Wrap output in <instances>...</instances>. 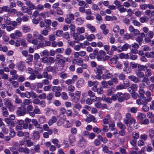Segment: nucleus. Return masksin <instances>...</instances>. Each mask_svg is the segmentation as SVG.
<instances>
[{
  "label": "nucleus",
  "instance_id": "obj_1",
  "mask_svg": "<svg viewBox=\"0 0 154 154\" xmlns=\"http://www.w3.org/2000/svg\"><path fill=\"white\" fill-rule=\"evenodd\" d=\"M124 122L127 127H130L132 124H134V127L137 125L135 120L131 117L130 113H127L125 114Z\"/></svg>",
  "mask_w": 154,
  "mask_h": 154
},
{
  "label": "nucleus",
  "instance_id": "obj_2",
  "mask_svg": "<svg viewBox=\"0 0 154 154\" xmlns=\"http://www.w3.org/2000/svg\"><path fill=\"white\" fill-rule=\"evenodd\" d=\"M128 29L130 32L132 33L131 35L134 36V37L135 36L140 35V31L138 29H135L131 25H130L129 26Z\"/></svg>",
  "mask_w": 154,
  "mask_h": 154
},
{
  "label": "nucleus",
  "instance_id": "obj_3",
  "mask_svg": "<svg viewBox=\"0 0 154 154\" xmlns=\"http://www.w3.org/2000/svg\"><path fill=\"white\" fill-rule=\"evenodd\" d=\"M24 107H20L18 108L17 111V114L19 116H23L25 115L26 112Z\"/></svg>",
  "mask_w": 154,
  "mask_h": 154
},
{
  "label": "nucleus",
  "instance_id": "obj_4",
  "mask_svg": "<svg viewBox=\"0 0 154 154\" xmlns=\"http://www.w3.org/2000/svg\"><path fill=\"white\" fill-rule=\"evenodd\" d=\"M105 68L102 65L98 66L94 70V72L96 74H101L102 73L103 70H104Z\"/></svg>",
  "mask_w": 154,
  "mask_h": 154
},
{
  "label": "nucleus",
  "instance_id": "obj_5",
  "mask_svg": "<svg viewBox=\"0 0 154 154\" xmlns=\"http://www.w3.org/2000/svg\"><path fill=\"white\" fill-rule=\"evenodd\" d=\"M86 144V140L82 136L78 143V146L82 148H85Z\"/></svg>",
  "mask_w": 154,
  "mask_h": 154
},
{
  "label": "nucleus",
  "instance_id": "obj_6",
  "mask_svg": "<svg viewBox=\"0 0 154 154\" xmlns=\"http://www.w3.org/2000/svg\"><path fill=\"white\" fill-rule=\"evenodd\" d=\"M16 67L18 70L21 72L23 71L26 69L24 63L22 61H20L17 63Z\"/></svg>",
  "mask_w": 154,
  "mask_h": 154
},
{
  "label": "nucleus",
  "instance_id": "obj_7",
  "mask_svg": "<svg viewBox=\"0 0 154 154\" xmlns=\"http://www.w3.org/2000/svg\"><path fill=\"white\" fill-rule=\"evenodd\" d=\"M29 133L28 132H23L21 131H18L17 135L18 137H29Z\"/></svg>",
  "mask_w": 154,
  "mask_h": 154
},
{
  "label": "nucleus",
  "instance_id": "obj_8",
  "mask_svg": "<svg viewBox=\"0 0 154 154\" xmlns=\"http://www.w3.org/2000/svg\"><path fill=\"white\" fill-rule=\"evenodd\" d=\"M24 121L22 120H18L17 122V125L16 126V129L17 130H22L23 129V125Z\"/></svg>",
  "mask_w": 154,
  "mask_h": 154
},
{
  "label": "nucleus",
  "instance_id": "obj_9",
  "mask_svg": "<svg viewBox=\"0 0 154 154\" xmlns=\"http://www.w3.org/2000/svg\"><path fill=\"white\" fill-rule=\"evenodd\" d=\"M75 96H74V98H72V100L73 102L76 103L79 100L81 92L79 91H76L75 94Z\"/></svg>",
  "mask_w": 154,
  "mask_h": 154
},
{
  "label": "nucleus",
  "instance_id": "obj_10",
  "mask_svg": "<svg viewBox=\"0 0 154 154\" xmlns=\"http://www.w3.org/2000/svg\"><path fill=\"white\" fill-rule=\"evenodd\" d=\"M142 85L145 87L146 85H149L150 84V81L148 77H144L142 80Z\"/></svg>",
  "mask_w": 154,
  "mask_h": 154
},
{
  "label": "nucleus",
  "instance_id": "obj_11",
  "mask_svg": "<svg viewBox=\"0 0 154 154\" xmlns=\"http://www.w3.org/2000/svg\"><path fill=\"white\" fill-rule=\"evenodd\" d=\"M17 150L20 152H23L25 154H29L30 152L29 149L26 147H23L19 146Z\"/></svg>",
  "mask_w": 154,
  "mask_h": 154
},
{
  "label": "nucleus",
  "instance_id": "obj_12",
  "mask_svg": "<svg viewBox=\"0 0 154 154\" xmlns=\"http://www.w3.org/2000/svg\"><path fill=\"white\" fill-rule=\"evenodd\" d=\"M143 100L141 99H139L137 100L136 103L138 105H144L146 104L148 101H146V97H142Z\"/></svg>",
  "mask_w": 154,
  "mask_h": 154
},
{
  "label": "nucleus",
  "instance_id": "obj_13",
  "mask_svg": "<svg viewBox=\"0 0 154 154\" xmlns=\"http://www.w3.org/2000/svg\"><path fill=\"white\" fill-rule=\"evenodd\" d=\"M128 78L131 81L136 83H137L140 82L139 79L134 75H131L128 76Z\"/></svg>",
  "mask_w": 154,
  "mask_h": 154
},
{
  "label": "nucleus",
  "instance_id": "obj_14",
  "mask_svg": "<svg viewBox=\"0 0 154 154\" xmlns=\"http://www.w3.org/2000/svg\"><path fill=\"white\" fill-rule=\"evenodd\" d=\"M5 121L8 125V126L10 127V128L13 127L14 126L15 123L13 121L10 120L9 119L5 118Z\"/></svg>",
  "mask_w": 154,
  "mask_h": 154
},
{
  "label": "nucleus",
  "instance_id": "obj_15",
  "mask_svg": "<svg viewBox=\"0 0 154 154\" xmlns=\"http://www.w3.org/2000/svg\"><path fill=\"white\" fill-rule=\"evenodd\" d=\"M112 76V73H110L108 71L106 70L105 73L102 75V77L103 79H106L111 78Z\"/></svg>",
  "mask_w": 154,
  "mask_h": 154
},
{
  "label": "nucleus",
  "instance_id": "obj_16",
  "mask_svg": "<svg viewBox=\"0 0 154 154\" xmlns=\"http://www.w3.org/2000/svg\"><path fill=\"white\" fill-rule=\"evenodd\" d=\"M142 85V84H139L140 89L139 90V94L140 96H139V97H140V98L146 97H144V94L146 92L144 89L141 87Z\"/></svg>",
  "mask_w": 154,
  "mask_h": 154
},
{
  "label": "nucleus",
  "instance_id": "obj_17",
  "mask_svg": "<svg viewBox=\"0 0 154 154\" xmlns=\"http://www.w3.org/2000/svg\"><path fill=\"white\" fill-rule=\"evenodd\" d=\"M1 109L3 116L5 117H8L9 114L7 108L5 106H2Z\"/></svg>",
  "mask_w": 154,
  "mask_h": 154
},
{
  "label": "nucleus",
  "instance_id": "obj_18",
  "mask_svg": "<svg viewBox=\"0 0 154 154\" xmlns=\"http://www.w3.org/2000/svg\"><path fill=\"white\" fill-rule=\"evenodd\" d=\"M131 48V45L127 43H125L120 48L121 50H119L118 51L120 52L122 51H126L128 48Z\"/></svg>",
  "mask_w": 154,
  "mask_h": 154
},
{
  "label": "nucleus",
  "instance_id": "obj_19",
  "mask_svg": "<svg viewBox=\"0 0 154 154\" xmlns=\"http://www.w3.org/2000/svg\"><path fill=\"white\" fill-rule=\"evenodd\" d=\"M145 94L146 96V101L149 102L152 100V97H151V93L149 90H148L145 93Z\"/></svg>",
  "mask_w": 154,
  "mask_h": 154
},
{
  "label": "nucleus",
  "instance_id": "obj_20",
  "mask_svg": "<svg viewBox=\"0 0 154 154\" xmlns=\"http://www.w3.org/2000/svg\"><path fill=\"white\" fill-rule=\"evenodd\" d=\"M146 116L145 114L140 113L138 114L137 119L141 122L143 120V119L146 118Z\"/></svg>",
  "mask_w": 154,
  "mask_h": 154
},
{
  "label": "nucleus",
  "instance_id": "obj_21",
  "mask_svg": "<svg viewBox=\"0 0 154 154\" xmlns=\"http://www.w3.org/2000/svg\"><path fill=\"white\" fill-rule=\"evenodd\" d=\"M32 123L37 128L42 129V127L41 126L40 124L38 122L36 119H33L32 120Z\"/></svg>",
  "mask_w": 154,
  "mask_h": 154
},
{
  "label": "nucleus",
  "instance_id": "obj_22",
  "mask_svg": "<svg viewBox=\"0 0 154 154\" xmlns=\"http://www.w3.org/2000/svg\"><path fill=\"white\" fill-rule=\"evenodd\" d=\"M4 105L8 107L9 106H12V104L8 98H5L4 100Z\"/></svg>",
  "mask_w": 154,
  "mask_h": 154
},
{
  "label": "nucleus",
  "instance_id": "obj_23",
  "mask_svg": "<svg viewBox=\"0 0 154 154\" xmlns=\"http://www.w3.org/2000/svg\"><path fill=\"white\" fill-rule=\"evenodd\" d=\"M43 76L44 78L51 80L52 79L53 76L50 74H48L47 72H44L42 73Z\"/></svg>",
  "mask_w": 154,
  "mask_h": 154
},
{
  "label": "nucleus",
  "instance_id": "obj_24",
  "mask_svg": "<svg viewBox=\"0 0 154 154\" xmlns=\"http://www.w3.org/2000/svg\"><path fill=\"white\" fill-rule=\"evenodd\" d=\"M44 21L46 24L47 25L45 26V29H49L51 28L50 25L51 24V20L50 19H45Z\"/></svg>",
  "mask_w": 154,
  "mask_h": 154
},
{
  "label": "nucleus",
  "instance_id": "obj_25",
  "mask_svg": "<svg viewBox=\"0 0 154 154\" xmlns=\"http://www.w3.org/2000/svg\"><path fill=\"white\" fill-rule=\"evenodd\" d=\"M13 97L14 99V102L15 103L19 104L22 103V100L17 95H14L13 96Z\"/></svg>",
  "mask_w": 154,
  "mask_h": 154
},
{
  "label": "nucleus",
  "instance_id": "obj_26",
  "mask_svg": "<svg viewBox=\"0 0 154 154\" xmlns=\"http://www.w3.org/2000/svg\"><path fill=\"white\" fill-rule=\"evenodd\" d=\"M10 8L7 6H3L0 7V13H2L3 11L8 12L9 11Z\"/></svg>",
  "mask_w": 154,
  "mask_h": 154
},
{
  "label": "nucleus",
  "instance_id": "obj_27",
  "mask_svg": "<svg viewBox=\"0 0 154 154\" xmlns=\"http://www.w3.org/2000/svg\"><path fill=\"white\" fill-rule=\"evenodd\" d=\"M62 90V88L60 86H54L52 87V91L54 92L61 91Z\"/></svg>",
  "mask_w": 154,
  "mask_h": 154
},
{
  "label": "nucleus",
  "instance_id": "obj_28",
  "mask_svg": "<svg viewBox=\"0 0 154 154\" xmlns=\"http://www.w3.org/2000/svg\"><path fill=\"white\" fill-rule=\"evenodd\" d=\"M130 144L132 145L134 148L133 149L135 150H137L138 148L136 146L137 145V140L135 139H132L130 140Z\"/></svg>",
  "mask_w": 154,
  "mask_h": 154
},
{
  "label": "nucleus",
  "instance_id": "obj_29",
  "mask_svg": "<svg viewBox=\"0 0 154 154\" xmlns=\"http://www.w3.org/2000/svg\"><path fill=\"white\" fill-rule=\"evenodd\" d=\"M135 74L139 79L143 78L145 77L144 73L142 71H136Z\"/></svg>",
  "mask_w": 154,
  "mask_h": 154
},
{
  "label": "nucleus",
  "instance_id": "obj_30",
  "mask_svg": "<svg viewBox=\"0 0 154 154\" xmlns=\"http://www.w3.org/2000/svg\"><path fill=\"white\" fill-rule=\"evenodd\" d=\"M146 71L145 72V75L146 77H148L151 76L152 74L151 70L149 69L146 68Z\"/></svg>",
  "mask_w": 154,
  "mask_h": 154
},
{
  "label": "nucleus",
  "instance_id": "obj_31",
  "mask_svg": "<svg viewBox=\"0 0 154 154\" xmlns=\"http://www.w3.org/2000/svg\"><path fill=\"white\" fill-rule=\"evenodd\" d=\"M57 120V118L55 116L52 117L48 122V124L49 126L51 125L54 123Z\"/></svg>",
  "mask_w": 154,
  "mask_h": 154
},
{
  "label": "nucleus",
  "instance_id": "obj_32",
  "mask_svg": "<svg viewBox=\"0 0 154 154\" xmlns=\"http://www.w3.org/2000/svg\"><path fill=\"white\" fill-rule=\"evenodd\" d=\"M117 8L121 13L125 12L127 11L126 9L122 5L118 6Z\"/></svg>",
  "mask_w": 154,
  "mask_h": 154
},
{
  "label": "nucleus",
  "instance_id": "obj_33",
  "mask_svg": "<svg viewBox=\"0 0 154 154\" xmlns=\"http://www.w3.org/2000/svg\"><path fill=\"white\" fill-rule=\"evenodd\" d=\"M124 38L126 40H128L129 39H133L134 37L131 34L128 33H126L124 35Z\"/></svg>",
  "mask_w": 154,
  "mask_h": 154
},
{
  "label": "nucleus",
  "instance_id": "obj_34",
  "mask_svg": "<svg viewBox=\"0 0 154 154\" xmlns=\"http://www.w3.org/2000/svg\"><path fill=\"white\" fill-rule=\"evenodd\" d=\"M84 82V80L82 79L78 80L76 83V86L79 88L81 87L82 86Z\"/></svg>",
  "mask_w": 154,
  "mask_h": 154
},
{
  "label": "nucleus",
  "instance_id": "obj_35",
  "mask_svg": "<svg viewBox=\"0 0 154 154\" xmlns=\"http://www.w3.org/2000/svg\"><path fill=\"white\" fill-rule=\"evenodd\" d=\"M101 100L109 103H111L112 102V101L110 98L109 97H106L104 95H103L101 98Z\"/></svg>",
  "mask_w": 154,
  "mask_h": 154
},
{
  "label": "nucleus",
  "instance_id": "obj_36",
  "mask_svg": "<svg viewBox=\"0 0 154 154\" xmlns=\"http://www.w3.org/2000/svg\"><path fill=\"white\" fill-rule=\"evenodd\" d=\"M3 19L4 22L7 25H9L10 24L11 21L10 19L7 16H5L4 17Z\"/></svg>",
  "mask_w": 154,
  "mask_h": 154
},
{
  "label": "nucleus",
  "instance_id": "obj_37",
  "mask_svg": "<svg viewBox=\"0 0 154 154\" xmlns=\"http://www.w3.org/2000/svg\"><path fill=\"white\" fill-rule=\"evenodd\" d=\"M117 126L121 129H125L126 127L125 125L121 122H118L116 124Z\"/></svg>",
  "mask_w": 154,
  "mask_h": 154
},
{
  "label": "nucleus",
  "instance_id": "obj_38",
  "mask_svg": "<svg viewBox=\"0 0 154 154\" xmlns=\"http://www.w3.org/2000/svg\"><path fill=\"white\" fill-rule=\"evenodd\" d=\"M122 94L120 92H118L116 94H113L111 97V99L112 101H115L117 99L118 97L120 95H121Z\"/></svg>",
  "mask_w": 154,
  "mask_h": 154
},
{
  "label": "nucleus",
  "instance_id": "obj_39",
  "mask_svg": "<svg viewBox=\"0 0 154 154\" xmlns=\"http://www.w3.org/2000/svg\"><path fill=\"white\" fill-rule=\"evenodd\" d=\"M98 82L97 81L92 82L91 81H89L88 82V87H91L95 85H98Z\"/></svg>",
  "mask_w": 154,
  "mask_h": 154
},
{
  "label": "nucleus",
  "instance_id": "obj_40",
  "mask_svg": "<svg viewBox=\"0 0 154 154\" xmlns=\"http://www.w3.org/2000/svg\"><path fill=\"white\" fill-rule=\"evenodd\" d=\"M19 12H17V10L15 9H10L9 8V11L8 13L12 15H14V14H17V16H18V13Z\"/></svg>",
  "mask_w": 154,
  "mask_h": 154
},
{
  "label": "nucleus",
  "instance_id": "obj_41",
  "mask_svg": "<svg viewBox=\"0 0 154 154\" xmlns=\"http://www.w3.org/2000/svg\"><path fill=\"white\" fill-rule=\"evenodd\" d=\"M69 141L70 144H72L75 142L76 140L75 137L73 135H70L69 137Z\"/></svg>",
  "mask_w": 154,
  "mask_h": 154
},
{
  "label": "nucleus",
  "instance_id": "obj_42",
  "mask_svg": "<svg viewBox=\"0 0 154 154\" xmlns=\"http://www.w3.org/2000/svg\"><path fill=\"white\" fill-rule=\"evenodd\" d=\"M72 52V50L70 48H66L65 50L64 53L67 56L70 55Z\"/></svg>",
  "mask_w": 154,
  "mask_h": 154
},
{
  "label": "nucleus",
  "instance_id": "obj_43",
  "mask_svg": "<svg viewBox=\"0 0 154 154\" xmlns=\"http://www.w3.org/2000/svg\"><path fill=\"white\" fill-rule=\"evenodd\" d=\"M146 67H147L145 66L141 65L140 64H138L137 66L138 69L136 71H141L142 70H145L144 69H145Z\"/></svg>",
  "mask_w": 154,
  "mask_h": 154
},
{
  "label": "nucleus",
  "instance_id": "obj_44",
  "mask_svg": "<svg viewBox=\"0 0 154 154\" xmlns=\"http://www.w3.org/2000/svg\"><path fill=\"white\" fill-rule=\"evenodd\" d=\"M86 26L92 32H94L96 30V29L95 27L91 25L90 24H86Z\"/></svg>",
  "mask_w": 154,
  "mask_h": 154
},
{
  "label": "nucleus",
  "instance_id": "obj_45",
  "mask_svg": "<svg viewBox=\"0 0 154 154\" xmlns=\"http://www.w3.org/2000/svg\"><path fill=\"white\" fill-rule=\"evenodd\" d=\"M95 38V36L93 34H91L90 35H88L86 37V39L89 41H91L93 39Z\"/></svg>",
  "mask_w": 154,
  "mask_h": 154
},
{
  "label": "nucleus",
  "instance_id": "obj_46",
  "mask_svg": "<svg viewBox=\"0 0 154 154\" xmlns=\"http://www.w3.org/2000/svg\"><path fill=\"white\" fill-rule=\"evenodd\" d=\"M33 136L34 139L36 140H38L40 137V134L38 131H34L33 134Z\"/></svg>",
  "mask_w": 154,
  "mask_h": 154
},
{
  "label": "nucleus",
  "instance_id": "obj_47",
  "mask_svg": "<svg viewBox=\"0 0 154 154\" xmlns=\"http://www.w3.org/2000/svg\"><path fill=\"white\" fill-rule=\"evenodd\" d=\"M22 30L25 33L29 32L30 30V28L29 26H24L23 27Z\"/></svg>",
  "mask_w": 154,
  "mask_h": 154
},
{
  "label": "nucleus",
  "instance_id": "obj_48",
  "mask_svg": "<svg viewBox=\"0 0 154 154\" xmlns=\"http://www.w3.org/2000/svg\"><path fill=\"white\" fill-rule=\"evenodd\" d=\"M72 36L74 39L75 41H74V42H79V36L77 33L73 32Z\"/></svg>",
  "mask_w": 154,
  "mask_h": 154
},
{
  "label": "nucleus",
  "instance_id": "obj_49",
  "mask_svg": "<svg viewBox=\"0 0 154 154\" xmlns=\"http://www.w3.org/2000/svg\"><path fill=\"white\" fill-rule=\"evenodd\" d=\"M95 118L94 116H91L89 117H88L86 119V121L88 122H90L92 121L94 122H95Z\"/></svg>",
  "mask_w": 154,
  "mask_h": 154
},
{
  "label": "nucleus",
  "instance_id": "obj_50",
  "mask_svg": "<svg viewBox=\"0 0 154 154\" xmlns=\"http://www.w3.org/2000/svg\"><path fill=\"white\" fill-rule=\"evenodd\" d=\"M77 32L80 34L84 32L85 31V28L83 27H78L77 28Z\"/></svg>",
  "mask_w": 154,
  "mask_h": 154
},
{
  "label": "nucleus",
  "instance_id": "obj_51",
  "mask_svg": "<svg viewBox=\"0 0 154 154\" xmlns=\"http://www.w3.org/2000/svg\"><path fill=\"white\" fill-rule=\"evenodd\" d=\"M88 95L89 96L91 97H95V99H93L92 100H95L96 99V97L95 96L94 93L91 90H90L88 91Z\"/></svg>",
  "mask_w": 154,
  "mask_h": 154
},
{
  "label": "nucleus",
  "instance_id": "obj_52",
  "mask_svg": "<svg viewBox=\"0 0 154 154\" xmlns=\"http://www.w3.org/2000/svg\"><path fill=\"white\" fill-rule=\"evenodd\" d=\"M38 16H39V13L37 11H36L33 12L32 14L30 16V18L31 19L35 18Z\"/></svg>",
  "mask_w": 154,
  "mask_h": 154
},
{
  "label": "nucleus",
  "instance_id": "obj_53",
  "mask_svg": "<svg viewBox=\"0 0 154 154\" xmlns=\"http://www.w3.org/2000/svg\"><path fill=\"white\" fill-rule=\"evenodd\" d=\"M33 106L31 105H29L27 106L25 108L26 112H29L30 111H32L33 110Z\"/></svg>",
  "mask_w": 154,
  "mask_h": 154
},
{
  "label": "nucleus",
  "instance_id": "obj_54",
  "mask_svg": "<svg viewBox=\"0 0 154 154\" xmlns=\"http://www.w3.org/2000/svg\"><path fill=\"white\" fill-rule=\"evenodd\" d=\"M138 109L137 107H132L129 108V111L132 113H136Z\"/></svg>",
  "mask_w": 154,
  "mask_h": 154
},
{
  "label": "nucleus",
  "instance_id": "obj_55",
  "mask_svg": "<svg viewBox=\"0 0 154 154\" xmlns=\"http://www.w3.org/2000/svg\"><path fill=\"white\" fill-rule=\"evenodd\" d=\"M129 57V59L134 60L137 59V56L136 55H133L131 53H130Z\"/></svg>",
  "mask_w": 154,
  "mask_h": 154
},
{
  "label": "nucleus",
  "instance_id": "obj_56",
  "mask_svg": "<svg viewBox=\"0 0 154 154\" xmlns=\"http://www.w3.org/2000/svg\"><path fill=\"white\" fill-rule=\"evenodd\" d=\"M135 40L138 42L140 45H141L143 39L141 37L138 36L136 38Z\"/></svg>",
  "mask_w": 154,
  "mask_h": 154
},
{
  "label": "nucleus",
  "instance_id": "obj_57",
  "mask_svg": "<svg viewBox=\"0 0 154 154\" xmlns=\"http://www.w3.org/2000/svg\"><path fill=\"white\" fill-rule=\"evenodd\" d=\"M93 4L91 6V8L94 11H98L100 10V9L97 5L94 4L93 3Z\"/></svg>",
  "mask_w": 154,
  "mask_h": 154
},
{
  "label": "nucleus",
  "instance_id": "obj_58",
  "mask_svg": "<svg viewBox=\"0 0 154 154\" xmlns=\"http://www.w3.org/2000/svg\"><path fill=\"white\" fill-rule=\"evenodd\" d=\"M31 101L30 100L28 99H25L23 102V104L25 106H28L30 105L31 103Z\"/></svg>",
  "mask_w": 154,
  "mask_h": 154
},
{
  "label": "nucleus",
  "instance_id": "obj_59",
  "mask_svg": "<svg viewBox=\"0 0 154 154\" xmlns=\"http://www.w3.org/2000/svg\"><path fill=\"white\" fill-rule=\"evenodd\" d=\"M83 20L80 17L76 19V23L78 25H81L83 23Z\"/></svg>",
  "mask_w": 154,
  "mask_h": 154
},
{
  "label": "nucleus",
  "instance_id": "obj_60",
  "mask_svg": "<svg viewBox=\"0 0 154 154\" xmlns=\"http://www.w3.org/2000/svg\"><path fill=\"white\" fill-rule=\"evenodd\" d=\"M21 11L23 13H28L29 11V9L26 6L22 7L21 8Z\"/></svg>",
  "mask_w": 154,
  "mask_h": 154
},
{
  "label": "nucleus",
  "instance_id": "obj_61",
  "mask_svg": "<svg viewBox=\"0 0 154 154\" xmlns=\"http://www.w3.org/2000/svg\"><path fill=\"white\" fill-rule=\"evenodd\" d=\"M131 87L132 89V91H137L138 88V86L136 84H132Z\"/></svg>",
  "mask_w": 154,
  "mask_h": 154
},
{
  "label": "nucleus",
  "instance_id": "obj_62",
  "mask_svg": "<svg viewBox=\"0 0 154 154\" xmlns=\"http://www.w3.org/2000/svg\"><path fill=\"white\" fill-rule=\"evenodd\" d=\"M33 110L36 114H39L40 113V110L37 106H35Z\"/></svg>",
  "mask_w": 154,
  "mask_h": 154
},
{
  "label": "nucleus",
  "instance_id": "obj_63",
  "mask_svg": "<svg viewBox=\"0 0 154 154\" xmlns=\"http://www.w3.org/2000/svg\"><path fill=\"white\" fill-rule=\"evenodd\" d=\"M61 97L63 99L65 100H67L68 98L66 93L64 92H63L61 93Z\"/></svg>",
  "mask_w": 154,
  "mask_h": 154
},
{
  "label": "nucleus",
  "instance_id": "obj_64",
  "mask_svg": "<svg viewBox=\"0 0 154 154\" xmlns=\"http://www.w3.org/2000/svg\"><path fill=\"white\" fill-rule=\"evenodd\" d=\"M149 110V107L146 105V104L144 105L142 108V110L144 112H147Z\"/></svg>",
  "mask_w": 154,
  "mask_h": 154
}]
</instances>
